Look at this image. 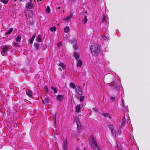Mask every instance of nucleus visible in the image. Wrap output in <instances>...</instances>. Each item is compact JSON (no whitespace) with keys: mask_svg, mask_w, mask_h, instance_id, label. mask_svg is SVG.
Returning a JSON list of instances; mask_svg holds the SVG:
<instances>
[{"mask_svg":"<svg viewBox=\"0 0 150 150\" xmlns=\"http://www.w3.org/2000/svg\"><path fill=\"white\" fill-rule=\"evenodd\" d=\"M34 45L36 48V49L38 50L39 48V44L36 43L34 44Z\"/></svg>","mask_w":150,"mask_h":150,"instance_id":"obj_28","label":"nucleus"},{"mask_svg":"<svg viewBox=\"0 0 150 150\" xmlns=\"http://www.w3.org/2000/svg\"><path fill=\"white\" fill-rule=\"evenodd\" d=\"M125 121L126 119L125 117H124L121 120L122 123L120 126V128H122L124 125Z\"/></svg>","mask_w":150,"mask_h":150,"instance_id":"obj_17","label":"nucleus"},{"mask_svg":"<svg viewBox=\"0 0 150 150\" xmlns=\"http://www.w3.org/2000/svg\"><path fill=\"white\" fill-rule=\"evenodd\" d=\"M64 32L65 33H68L69 30V27L66 26L65 27L64 29Z\"/></svg>","mask_w":150,"mask_h":150,"instance_id":"obj_27","label":"nucleus"},{"mask_svg":"<svg viewBox=\"0 0 150 150\" xmlns=\"http://www.w3.org/2000/svg\"><path fill=\"white\" fill-rule=\"evenodd\" d=\"M109 126L111 131L115 130L114 127L112 125H109Z\"/></svg>","mask_w":150,"mask_h":150,"instance_id":"obj_33","label":"nucleus"},{"mask_svg":"<svg viewBox=\"0 0 150 150\" xmlns=\"http://www.w3.org/2000/svg\"><path fill=\"white\" fill-rule=\"evenodd\" d=\"M51 88L54 91V93H56L57 92V90L55 87L52 86Z\"/></svg>","mask_w":150,"mask_h":150,"instance_id":"obj_32","label":"nucleus"},{"mask_svg":"<svg viewBox=\"0 0 150 150\" xmlns=\"http://www.w3.org/2000/svg\"><path fill=\"white\" fill-rule=\"evenodd\" d=\"M64 10H63V12H64Z\"/></svg>","mask_w":150,"mask_h":150,"instance_id":"obj_52","label":"nucleus"},{"mask_svg":"<svg viewBox=\"0 0 150 150\" xmlns=\"http://www.w3.org/2000/svg\"><path fill=\"white\" fill-rule=\"evenodd\" d=\"M50 29L51 31H55L56 30V28L55 27H52L50 28Z\"/></svg>","mask_w":150,"mask_h":150,"instance_id":"obj_30","label":"nucleus"},{"mask_svg":"<svg viewBox=\"0 0 150 150\" xmlns=\"http://www.w3.org/2000/svg\"><path fill=\"white\" fill-rule=\"evenodd\" d=\"M121 128L120 127L118 132V134H121Z\"/></svg>","mask_w":150,"mask_h":150,"instance_id":"obj_43","label":"nucleus"},{"mask_svg":"<svg viewBox=\"0 0 150 150\" xmlns=\"http://www.w3.org/2000/svg\"><path fill=\"white\" fill-rule=\"evenodd\" d=\"M1 1L4 4H6L7 3L8 1V0H1Z\"/></svg>","mask_w":150,"mask_h":150,"instance_id":"obj_36","label":"nucleus"},{"mask_svg":"<svg viewBox=\"0 0 150 150\" xmlns=\"http://www.w3.org/2000/svg\"><path fill=\"white\" fill-rule=\"evenodd\" d=\"M117 146L119 150H122V148L121 146L117 145Z\"/></svg>","mask_w":150,"mask_h":150,"instance_id":"obj_42","label":"nucleus"},{"mask_svg":"<svg viewBox=\"0 0 150 150\" xmlns=\"http://www.w3.org/2000/svg\"><path fill=\"white\" fill-rule=\"evenodd\" d=\"M90 46L92 54L94 56L97 55L100 51L98 45L96 43H91Z\"/></svg>","mask_w":150,"mask_h":150,"instance_id":"obj_1","label":"nucleus"},{"mask_svg":"<svg viewBox=\"0 0 150 150\" xmlns=\"http://www.w3.org/2000/svg\"><path fill=\"white\" fill-rule=\"evenodd\" d=\"M67 140L64 141L63 144V147L64 150H66L67 148Z\"/></svg>","mask_w":150,"mask_h":150,"instance_id":"obj_10","label":"nucleus"},{"mask_svg":"<svg viewBox=\"0 0 150 150\" xmlns=\"http://www.w3.org/2000/svg\"><path fill=\"white\" fill-rule=\"evenodd\" d=\"M58 69L60 71H62V69L60 67L58 68Z\"/></svg>","mask_w":150,"mask_h":150,"instance_id":"obj_45","label":"nucleus"},{"mask_svg":"<svg viewBox=\"0 0 150 150\" xmlns=\"http://www.w3.org/2000/svg\"><path fill=\"white\" fill-rule=\"evenodd\" d=\"M57 99L59 101L62 100L64 98V96L62 95H59L57 96Z\"/></svg>","mask_w":150,"mask_h":150,"instance_id":"obj_15","label":"nucleus"},{"mask_svg":"<svg viewBox=\"0 0 150 150\" xmlns=\"http://www.w3.org/2000/svg\"><path fill=\"white\" fill-rule=\"evenodd\" d=\"M72 2H74L75 1V0H70Z\"/></svg>","mask_w":150,"mask_h":150,"instance_id":"obj_46","label":"nucleus"},{"mask_svg":"<svg viewBox=\"0 0 150 150\" xmlns=\"http://www.w3.org/2000/svg\"><path fill=\"white\" fill-rule=\"evenodd\" d=\"M62 45V43L61 42H59L57 44V46L59 47L61 46Z\"/></svg>","mask_w":150,"mask_h":150,"instance_id":"obj_38","label":"nucleus"},{"mask_svg":"<svg viewBox=\"0 0 150 150\" xmlns=\"http://www.w3.org/2000/svg\"><path fill=\"white\" fill-rule=\"evenodd\" d=\"M69 86L70 87L73 89H75L76 87L75 84L73 83H70L69 84Z\"/></svg>","mask_w":150,"mask_h":150,"instance_id":"obj_24","label":"nucleus"},{"mask_svg":"<svg viewBox=\"0 0 150 150\" xmlns=\"http://www.w3.org/2000/svg\"><path fill=\"white\" fill-rule=\"evenodd\" d=\"M45 89L47 92H48L49 91V89L47 86H45Z\"/></svg>","mask_w":150,"mask_h":150,"instance_id":"obj_41","label":"nucleus"},{"mask_svg":"<svg viewBox=\"0 0 150 150\" xmlns=\"http://www.w3.org/2000/svg\"><path fill=\"white\" fill-rule=\"evenodd\" d=\"M37 40L39 42H42V36L41 35H38L37 38Z\"/></svg>","mask_w":150,"mask_h":150,"instance_id":"obj_20","label":"nucleus"},{"mask_svg":"<svg viewBox=\"0 0 150 150\" xmlns=\"http://www.w3.org/2000/svg\"><path fill=\"white\" fill-rule=\"evenodd\" d=\"M75 92L77 94L79 95H81L82 94V89L79 86H76L75 88Z\"/></svg>","mask_w":150,"mask_h":150,"instance_id":"obj_4","label":"nucleus"},{"mask_svg":"<svg viewBox=\"0 0 150 150\" xmlns=\"http://www.w3.org/2000/svg\"><path fill=\"white\" fill-rule=\"evenodd\" d=\"M27 94L28 96H30L31 95V91L29 89H27L26 91Z\"/></svg>","mask_w":150,"mask_h":150,"instance_id":"obj_22","label":"nucleus"},{"mask_svg":"<svg viewBox=\"0 0 150 150\" xmlns=\"http://www.w3.org/2000/svg\"><path fill=\"white\" fill-rule=\"evenodd\" d=\"M40 1H42V0H40Z\"/></svg>","mask_w":150,"mask_h":150,"instance_id":"obj_53","label":"nucleus"},{"mask_svg":"<svg viewBox=\"0 0 150 150\" xmlns=\"http://www.w3.org/2000/svg\"><path fill=\"white\" fill-rule=\"evenodd\" d=\"M53 119H54V123H56V115H53Z\"/></svg>","mask_w":150,"mask_h":150,"instance_id":"obj_37","label":"nucleus"},{"mask_svg":"<svg viewBox=\"0 0 150 150\" xmlns=\"http://www.w3.org/2000/svg\"><path fill=\"white\" fill-rule=\"evenodd\" d=\"M71 42L74 43L76 42V40L75 39H72V40H71Z\"/></svg>","mask_w":150,"mask_h":150,"instance_id":"obj_44","label":"nucleus"},{"mask_svg":"<svg viewBox=\"0 0 150 150\" xmlns=\"http://www.w3.org/2000/svg\"><path fill=\"white\" fill-rule=\"evenodd\" d=\"M33 4L30 3H28L26 4V7L27 8L31 9L32 8Z\"/></svg>","mask_w":150,"mask_h":150,"instance_id":"obj_12","label":"nucleus"},{"mask_svg":"<svg viewBox=\"0 0 150 150\" xmlns=\"http://www.w3.org/2000/svg\"><path fill=\"white\" fill-rule=\"evenodd\" d=\"M73 16V13L71 12L69 15L67 16L66 17L64 18V20L66 21H69L72 18Z\"/></svg>","mask_w":150,"mask_h":150,"instance_id":"obj_5","label":"nucleus"},{"mask_svg":"<svg viewBox=\"0 0 150 150\" xmlns=\"http://www.w3.org/2000/svg\"><path fill=\"white\" fill-rule=\"evenodd\" d=\"M84 98V96H81L80 97V98H79L80 101L81 102H83V101Z\"/></svg>","mask_w":150,"mask_h":150,"instance_id":"obj_35","label":"nucleus"},{"mask_svg":"<svg viewBox=\"0 0 150 150\" xmlns=\"http://www.w3.org/2000/svg\"><path fill=\"white\" fill-rule=\"evenodd\" d=\"M61 7H59L58 8V9H60V8Z\"/></svg>","mask_w":150,"mask_h":150,"instance_id":"obj_49","label":"nucleus"},{"mask_svg":"<svg viewBox=\"0 0 150 150\" xmlns=\"http://www.w3.org/2000/svg\"><path fill=\"white\" fill-rule=\"evenodd\" d=\"M83 150H86L85 148H84Z\"/></svg>","mask_w":150,"mask_h":150,"instance_id":"obj_51","label":"nucleus"},{"mask_svg":"<svg viewBox=\"0 0 150 150\" xmlns=\"http://www.w3.org/2000/svg\"><path fill=\"white\" fill-rule=\"evenodd\" d=\"M111 132L113 136L114 137L115 136L116 134V132L115 130L111 131Z\"/></svg>","mask_w":150,"mask_h":150,"instance_id":"obj_29","label":"nucleus"},{"mask_svg":"<svg viewBox=\"0 0 150 150\" xmlns=\"http://www.w3.org/2000/svg\"><path fill=\"white\" fill-rule=\"evenodd\" d=\"M36 37V35L35 34H33L32 37L31 38H30V39L29 40V42L30 43V44H32L33 43V41Z\"/></svg>","mask_w":150,"mask_h":150,"instance_id":"obj_14","label":"nucleus"},{"mask_svg":"<svg viewBox=\"0 0 150 150\" xmlns=\"http://www.w3.org/2000/svg\"><path fill=\"white\" fill-rule=\"evenodd\" d=\"M21 37L20 35H18L16 39V42H20L21 40Z\"/></svg>","mask_w":150,"mask_h":150,"instance_id":"obj_21","label":"nucleus"},{"mask_svg":"<svg viewBox=\"0 0 150 150\" xmlns=\"http://www.w3.org/2000/svg\"><path fill=\"white\" fill-rule=\"evenodd\" d=\"M87 13V11H85V13Z\"/></svg>","mask_w":150,"mask_h":150,"instance_id":"obj_48","label":"nucleus"},{"mask_svg":"<svg viewBox=\"0 0 150 150\" xmlns=\"http://www.w3.org/2000/svg\"><path fill=\"white\" fill-rule=\"evenodd\" d=\"M87 14L85 15L84 18L82 20V23L83 24L86 23L87 21Z\"/></svg>","mask_w":150,"mask_h":150,"instance_id":"obj_18","label":"nucleus"},{"mask_svg":"<svg viewBox=\"0 0 150 150\" xmlns=\"http://www.w3.org/2000/svg\"><path fill=\"white\" fill-rule=\"evenodd\" d=\"M83 107V105L81 104V105L79 104L77 105L76 107L75 110L76 111L77 113H79L80 111V110Z\"/></svg>","mask_w":150,"mask_h":150,"instance_id":"obj_7","label":"nucleus"},{"mask_svg":"<svg viewBox=\"0 0 150 150\" xmlns=\"http://www.w3.org/2000/svg\"><path fill=\"white\" fill-rule=\"evenodd\" d=\"M45 10L47 13H49L50 11V9L49 6H47V7L45 8Z\"/></svg>","mask_w":150,"mask_h":150,"instance_id":"obj_26","label":"nucleus"},{"mask_svg":"<svg viewBox=\"0 0 150 150\" xmlns=\"http://www.w3.org/2000/svg\"><path fill=\"white\" fill-rule=\"evenodd\" d=\"M11 47L5 45L1 49V54L3 56H6L7 54V51L11 48Z\"/></svg>","mask_w":150,"mask_h":150,"instance_id":"obj_3","label":"nucleus"},{"mask_svg":"<svg viewBox=\"0 0 150 150\" xmlns=\"http://www.w3.org/2000/svg\"><path fill=\"white\" fill-rule=\"evenodd\" d=\"M58 66L61 67L63 70H65L66 69V66L63 63H61L59 64Z\"/></svg>","mask_w":150,"mask_h":150,"instance_id":"obj_16","label":"nucleus"},{"mask_svg":"<svg viewBox=\"0 0 150 150\" xmlns=\"http://www.w3.org/2000/svg\"><path fill=\"white\" fill-rule=\"evenodd\" d=\"M19 42H14V45L16 47H18L20 46Z\"/></svg>","mask_w":150,"mask_h":150,"instance_id":"obj_31","label":"nucleus"},{"mask_svg":"<svg viewBox=\"0 0 150 150\" xmlns=\"http://www.w3.org/2000/svg\"><path fill=\"white\" fill-rule=\"evenodd\" d=\"M106 16L105 15H104L103 16L102 19V23H105L106 22V23H107V21H106Z\"/></svg>","mask_w":150,"mask_h":150,"instance_id":"obj_23","label":"nucleus"},{"mask_svg":"<svg viewBox=\"0 0 150 150\" xmlns=\"http://www.w3.org/2000/svg\"><path fill=\"white\" fill-rule=\"evenodd\" d=\"M117 97V96L116 97H114L113 96H110V99L112 100H114L115 98Z\"/></svg>","mask_w":150,"mask_h":150,"instance_id":"obj_40","label":"nucleus"},{"mask_svg":"<svg viewBox=\"0 0 150 150\" xmlns=\"http://www.w3.org/2000/svg\"><path fill=\"white\" fill-rule=\"evenodd\" d=\"M74 121L76 122L77 124V126L79 129L81 127L78 118L76 117L74 119Z\"/></svg>","mask_w":150,"mask_h":150,"instance_id":"obj_9","label":"nucleus"},{"mask_svg":"<svg viewBox=\"0 0 150 150\" xmlns=\"http://www.w3.org/2000/svg\"><path fill=\"white\" fill-rule=\"evenodd\" d=\"M99 37L102 40H105L106 41H107L109 38V37H106L105 36H104L103 35H100L99 36Z\"/></svg>","mask_w":150,"mask_h":150,"instance_id":"obj_11","label":"nucleus"},{"mask_svg":"<svg viewBox=\"0 0 150 150\" xmlns=\"http://www.w3.org/2000/svg\"><path fill=\"white\" fill-rule=\"evenodd\" d=\"M77 62L76 64L77 67H80L83 64V62L80 59L77 60Z\"/></svg>","mask_w":150,"mask_h":150,"instance_id":"obj_8","label":"nucleus"},{"mask_svg":"<svg viewBox=\"0 0 150 150\" xmlns=\"http://www.w3.org/2000/svg\"><path fill=\"white\" fill-rule=\"evenodd\" d=\"M76 150H80L79 149H78V148H76Z\"/></svg>","mask_w":150,"mask_h":150,"instance_id":"obj_47","label":"nucleus"},{"mask_svg":"<svg viewBox=\"0 0 150 150\" xmlns=\"http://www.w3.org/2000/svg\"><path fill=\"white\" fill-rule=\"evenodd\" d=\"M122 106H123L125 108V103L124 100L123 99H122Z\"/></svg>","mask_w":150,"mask_h":150,"instance_id":"obj_39","label":"nucleus"},{"mask_svg":"<svg viewBox=\"0 0 150 150\" xmlns=\"http://www.w3.org/2000/svg\"><path fill=\"white\" fill-rule=\"evenodd\" d=\"M13 30V29L12 28H11L6 33V35H9L12 32Z\"/></svg>","mask_w":150,"mask_h":150,"instance_id":"obj_25","label":"nucleus"},{"mask_svg":"<svg viewBox=\"0 0 150 150\" xmlns=\"http://www.w3.org/2000/svg\"><path fill=\"white\" fill-rule=\"evenodd\" d=\"M42 100L44 103H50V98L47 96H44Z\"/></svg>","mask_w":150,"mask_h":150,"instance_id":"obj_6","label":"nucleus"},{"mask_svg":"<svg viewBox=\"0 0 150 150\" xmlns=\"http://www.w3.org/2000/svg\"><path fill=\"white\" fill-rule=\"evenodd\" d=\"M74 48L75 50H77L78 49L79 47L77 44H75L73 47Z\"/></svg>","mask_w":150,"mask_h":150,"instance_id":"obj_34","label":"nucleus"},{"mask_svg":"<svg viewBox=\"0 0 150 150\" xmlns=\"http://www.w3.org/2000/svg\"><path fill=\"white\" fill-rule=\"evenodd\" d=\"M102 115L105 117L109 118H110V119L111 118V117L110 115L108 113H103L102 114Z\"/></svg>","mask_w":150,"mask_h":150,"instance_id":"obj_19","label":"nucleus"},{"mask_svg":"<svg viewBox=\"0 0 150 150\" xmlns=\"http://www.w3.org/2000/svg\"><path fill=\"white\" fill-rule=\"evenodd\" d=\"M89 144L93 148V150H101L99 147L98 144L93 136H91L89 139Z\"/></svg>","mask_w":150,"mask_h":150,"instance_id":"obj_2","label":"nucleus"},{"mask_svg":"<svg viewBox=\"0 0 150 150\" xmlns=\"http://www.w3.org/2000/svg\"><path fill=\"white\" fill-rule=\"evenodd\" d=\"M74 56L76 60H79L80 57V55L79 53L74 52Z\"/></svg>","mask_w":150,"mask_h":150,"instance_id":"obj_13","label":"nucleus"},{"mask_svg":"<svg viewBox=\"0 0 150 150\" xmlns=\"http://www.w3.org/2000/svg\"><path fill=\"white\" fill-rule=\"evenodd\" d=\"M27 17H28V15H27ZM28 17L29 18V17H31V16H28Z\"/></svg>","mask_w":150,"mask_h":150,"instance_id":"obj_50","label":"nucleus"}]
</instances>
